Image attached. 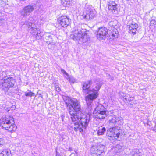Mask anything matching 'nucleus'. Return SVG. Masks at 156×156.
Segmentation results:
<instances>
[{"label":"nucleus","mask_w":156,"mask_h":156,"mask_svg":"<svg viewBox=\"0 0 156 156\" xmlns=\"http://www.w3.org/2000/svg\"><path fill=\"white\" fill-rule=\"evenodd\" d=\"M56 90L58 92H59L61 91V89L58 85L55 86Z\"/></svg>","instance_id":"36"},{"label":"nucleus","mask_w":156,"mask_h":156,"mask_svg":"<svg viewBox=\"0 0 156 156\" xmlns=\"http://www.w3.org/2000/svg\"><path fill=\"white\" fill-rule=\"evenodd\" d=\"M66 79H68L69 82L72 83H74L75 81V79L72 76L69 77H69Z\"/></svg>","instance_id":"30"},{"label":"nucleus","mask_w":156,"mask_h":156,"mask_svg":"<svg viewBox=\"0 0 156 156\" xmlns=\"http://www.w3.org/2000/svg\"><path fill=\"white\" fill-rule=\"evenodd\" d=\"M70 38L74 41H80L84 43L90 40V38L87 33L85 29H82L80 27L75 30L74 33L71 34Z\"/></svg>","instance_id":"3"},{"label":"nucleus","mask_w":156,"mask_h":156,"mask_svg":"<svg viewBox=\"0 0 156 156\" xmlns=\"http://www.w3.org/2000/svg\"><path fill=\"white\" fill-rule=\"evenodd\" d=\"M63 5L65 7H69L72 4V0H64Z\"/></svg>","instance_id":"28"},{"label":"nucleus","mask_w":156,"mask_h":156,"mask_svg":"<svg viewBox=\"0 0 156 156\" xmlns=\"http://www.w3.org/2000/svg\"><path fill=\"white\" fill-rule=\"evenodd\" d=\"M93 9H94L92 5L88 3H87L85 4L84 8V10L86 12V13L88 12L91 11L93 10Z\"/></svg>","instance_id":"24"},{"label":"nucleus","mask_w":156,"mask_h":156,"mask_svg":"<svg viewBox=\"0 0 156 156\" xmlns=\"http://www.w3.org/2000/svg\"><path fill=\"white\" fill-rule=\"evenodd\" d=\"M92 83V81L91 80H89L84 82L82 87L83 92H86L88 90H90L89 88L90 87Z\"/></svg>","instance_id":"17"},{"label":"nucleus","mask_w":156,"mask_h":156,"mask_svg":"<svg viewBox=\"0 0 156 156\" xmlns=\"http://www.w3.org/2000/svg\"><path fill=\"white\" fill-rule=\"evenodd\" d=\"M122 147L121 146L117 144L115 148H111L112 151H114V152L117 153H119L122 150Z\"/></svg>","instance_id":"25"},{"label":"nucleus","mask_w":156,"mask_h":156,"mask_svg":"<svg viewBox=\"0 0 156 156\" xmlns=\"http://www.w3.org/2000/svg\"><path fill=\"white\" fill-rule=\"evenodd\" d=\"M150 26L156 25V18L154 19L151 18V20L150 21Z\"/></svg>","instance_id":"32"},{"label":"nucleus","mask_w":156,"mask_h":156,"mask_svg":"<svg viewBox=\"0 0 156 156\" xmlns=\"http://www.w3.org/2000/svg\"><path fill=\"white\" fill-rule=\"evenodd\" d=\"M16 83L15 80L13 77L9 76L4 77L0 80V88L5 92H7L9 90L13 88Z\"/></svg>","instance_id":"4"},{"label":"nucleus","mask_w":156,"mask_h":156,"mask_svg":"<svg viewBox=\"0 0 156 156\" xmlns=\"http://www.w3.org/2000/svg\"><path fill=\"white\" fill-rule=\"evenodd\" d=\"M108 8L110 12L114 13L117 11V4L114 0H109L108 1Z\"/></svg>","instance_id":"15"},{"label":"nucleus","mask_w":156,"mask_h":156,"mask_svg":"<svg viewBox=\"0 0 156 156\" xmlns=\"http://www.w3.org/2000/svg\"><path fill=\"white\" fill-rule=\"evenodd\" d=\"M63 117H62V121H63Z\"/></svg>","instance_id":"42"},{"label":"nucleus","mask_w":156,"mask_h":156,"mask_svg":"<svg viewBox=\"0 0 156 156\" xmlns=\"http://www.w3.org/2000/svg\"><path fill=\"white\" fill-rule=\"evenodd\" d=\"M97 37L99 39L105 40L106 37V33L107 32V29L105 27H102L98 29L97 31Z\"/></svg>","instance_id":"14"},{"label":"nucleus","mask_w":156,"mask_h":156,"mask_svg":"<svg viewBox=\"0 0 156 156\" xmlns=\"http://www.w3.org/2000/svg\"><path fill=\"white\" fill-rule=\"evenodd\" d=\"M0 3L2 6L4 5L5 4V0H0Z\"/></svg>","instance_id":"35"},{"label":"nucleus","mask_w":156,"mask_h":156,"mask_svg":"<svg viewBox=\"0 0 156 156\" xmlns=\"http://www.w3.org/2000/svg\"><path fill=\"white\" fill-rule=\"evenodd\" d=\"M13 118L11 116L7 115L3 118L1 122V127L3 129H6L11 123H13Z\"/></svg>","instance_id":"11"},{"label":"nucleus","mask_w":156,"mask_h":156,"mask_svg":"<svg viewBox=\"0 0 156 156\" xmlns=\"http://www.w3.org/2000/svg\"><path fill=\"white\" fill-rule=\"evenodd\" d=\"M40 90H38V91L37 93V95H38L39 96V97H41L43 98V95H42L41 93H40L39 92L40 91Z\"/></svg>","instance_id":"38"},{"label":"nucleus","mask_w":156,"mask_h":156,"mask_svg":"<svg viewBox=\"0 0 156 156\" xmlns=\"http://www.w3.org/2000/svg\"><path fill=\"white\" fill-rule=\"evenodd\" d=\"M25 25L28 27V30L30 31V33L33 35L37 33L35 35V38L36 39L39 40L41 38V36L40 34V31L38 30L37 29L35 28V25L33 24L31 22L26 21L23 25Z\"/></svg>","instance_id":"7"},{"label":"nucleus","mask_w":156,"mask_h":156,"mask_svg":"<svg viewBox=\"0 0 156 156\" xmlns=\"http://www.w3.org/2000/svg\"><path fill=\"white\" fill-rule=\"evenodd\" d=\"M48 47L49 49H52L54 48V44L53 42H50L48 44Z\"/></svg>","instance_id":"33"},{"label":"nucleus","mask_w":156,"mask_h":156,"mask_svg":"<svg viewBox=\"0 0 156 156\" xmlns=\"http://www.w3.org/2000/svg\"><path fill=\"white\" fill-rule=\"evenodd\" d=\"M4 144L3 140L2 139H0V147H2Z\"/></svg>","instance_id":"37"},{"label":"nucleus","mask_w":156,"mask_h":156,"mask_svg":"<svg viewBox=\"0 0 156 156\" xmlns=\"http://www.w3.org/2000/svg\"><path fill=\"white\" fill-rule=\"evenodd\" d=\"M69 149L70 151H72V149L71 147H69Z\"/></svg>","instance_id":"40"},{"label":"nucleus","mask_w":156,"mask_h":156,"mask_svg":"<svg viewBox=\"0 0 156 156\" xmlns=\"http://www.w3.org/2000/svg\"><path fill=\"white\" fill-rule=\"evenodd\" d=\"M30 20H31L32 19V18H29V20H30Z\"/></svg>","instance_id":"41"},{"label":"nucleus","mask_w":156,"mask_h":156,"mask_svg":"<svg viewBox=\"0 0 156 156\" xmlns=\"http://www.w3.org/2000/svg\"><path fill=\"white\" fill-rule=\"evenodd\" d=\"M95 11L94 9L91 11L88 12L86 13V14H83V16L84 18L87 20H92L95 16Z\"/></svg>","instance_id":"16"},{"label":"nucleus","mask_w":156,"mask_h":156,"mask_svg":"<svg viewBox=\"0 0 156 156\" xmlns=\"http://www.w3.org/2000/svg\"><path fill=\"white\" fill-rule=\"evenodd\" d=\"M114 77L113 76H111L110 75H108V80H109L110 82H111L113 80Z\"/></svg>","instance_id":"34"},{"label":"nucleus","mask_w":156,"mask_h":156,"mask_svg":"<svg viewBox=\"0 0 156 156\" xmlns=\"http://www.w3.org/2000/svg\"><path fill=\"white\" fill-rule=\"evenodd\" d=\"M74 124L75 126H76V127H74L73 128V129L76 132L78 130H79L80 131L81 133L83 132L81 131V130H80V128H83V127L82 126H80V125L79 122H75L74 123Z\"/></svg>","instance_id":"26"},{"label":"nucleus","mask_w":156,"mask_h":156,"mask_svg":"<svg viewBox=\"0 0 156 156\" xmlns=\"http://www.w3.org/2000/svg\"><path fill=\"white\" fill-rule=\"evenodd\" d=\"M108 121L109 122V126L112 124V126H115L117 121L115 116H113L112 115L108 116Z\"/></svg>","instance_id":"19"},{"label":"nucleus","mask_w":156,"mask_h":156,"mask_svg":"<svg viewBox=\"0 0 156 156\" xmlns=\"http://www.w3.org/2000/svg\"><path fill=\"white\" fill-rule=\"evenodd\" d=\"M130 154L132 156H141L142 155V152L137 148L132 149L131 151Z\"/></svg>","instance_id":"22"},{"label":"nucleus","mask_w":156,"mask_h":156,"mask_svg":"<svg viewBox=\"0 0 156 156\" xmlns=\"http://www.w3.org/2000/svg\"><path fill=\"white\" fill-rule=\"evenodd\" d=\"M138 27V25L137 23L132 22L129 27V32L134 34H136Z\"/></svg>","instance_id":"18"},{"label":"nucleus","mask_w":156,"mask_h":156,"mask_svg":"<svg viewBox=\"0 0 156 156\" xmlns=\"http://www.w3.org/2000/svg\"><path fill=\"white\" fill-rule=\"evenodd\" d=\"M155 132H156V129H155Z\"/></svg>","instance_id":"43"},{"label":"nucleus","mask_w":156,"mask_h":156,"mask_svg":"<svg viewBox=\"0 0 156 156\" xmlns=\"http://www.w3.org/2000/svg\"><path fill=\"white\" fill-rule=\"evenodd\" d=\"M101 85L100 82L95 81L92 86V89L88 90L87 92V94H88L86 96L85 100L88 106V108L90 109V111L93 109L91 103L93 101L98 97L99 94L98 92Z\"/></svg>","instance_id":"2"},{"label":"nucleus","mask_w":156,"mask_h":156,"mask_svg":"<svg viewBox=\"0 0 156 156\" xmlns=\"http://www.w3.org/2000/svg\"><path fill=\"white\" fill-rule=\"evenodd\" d=\"M25 95L26 97H30L34 96H36V95H35V94L29 90H28L27 92H25Z\"/></svg>","instance_id":"27"},{"label":"nucleus","mask_w":156,"mask_h":156,"mask_svg":"<svg viewBox=\"0 0 156 156\" xmlns=\"http://www.w3.org/2000/svg\"><path fill=\"white\" fill-rule=\"evenodd\" d=\"M71 21L69 16L66 15H62L59 17L58 19V24L61 27L66 28L69 25Z\"/></svg>","instance_id":"8"},{"label":"nucleus","mask_w":156,"mask_h":156,"mask_svg":"<svg viewBox=\"0 0 156 156\" xmlns=\"http://www.w3.org/2000/svg\"><path fill=\"white\" fill-rule=\"evenodd\" d=\"M117 126H113L112 128H110L108 129V136H109L111 138H109L110 140L111 138L112 139H117L119 137L120 135V133L119 132L118 129H117Z\"/></svg>","instance_id":"10"},{"label":"nucleus","mask_w":156,"mask_h":156,"mask_svg":"<svg viewBox=\"0 0 156 156\" xmlns=\"http://www.w3.org/2000/svg\"><path fill=\"white\" fill-rule=\"evenodd\" d=\"M106 131V129L105 127H103L101 129H99L98 132V135H102L104 134L105 132Z\"/></svg>","instance_id":"29"},{"label":"nucleus","mask_w":156,"mask_h":156,"mask_svg":"<svg viewBox=\"0 0 156 156\" xmlns=\"http://www.w3.org/2000/svg\"><path fill=\"white\" fill-rule=\"evenodd\" d=\"M113 22L110 21L109 23V27H108V34L109 35V37L108 36V39L109 38V41H112L111 37L112 40H114L118 37V34L116 33L115 30H117V29H115L113 27Z\"/></svg>","instance_id":"9"},{"label":"nucleus","mask_w":156,"mask_h":156,"mask_svg":"<svg viewBox=\"0 0 156 156\" xmlns=\"http://www.w3.org/2000/svg\"><path fill=\"white\" fill-rule=\"evenodd\" d=\"M61 72L64 75L65 78H68L69 76V74L64 69H61Z\"/></svg>","instance_id":"31"},{"label":"nucleus","mask_w":156,"mask_h":156,"mask_svg":"<svg viewBox=\"0 0 156 156\" xmlns=\"http://www.w3.org/2000/svg\"><path fill=\"white\" fill-rule=\"evenodd\" d=\"M133 99V98L130 97L129 94L126 95L123 98V101L124 102H126L128 104H131L130 102Z\"/></svg>","instance_id":"23"},{"label":"nucleus","mask_w":156,"mask_h":156,"mask_svg":"<svg viewBox=\"0 0 156 156\" xmlns=\"http://www.w3.org/2000/svg\"><path fill=\"white\" fill-rule=\"evenodd\" d=\"M0 156H12L11 151L10 149L4 148L0 153Z\"/></svg>","instance_id":"20"},{"label":"nucleus","mask_w":156,"mask_h":156,"mask_svg":"<svg viewBox=\"0 0 156 156\" xmlns=\"http://www.w3.org/2000/svg\"><path fill=\"white\" fill-rule=\"evenodd\" d=\"M8 127L5 129L11 133L14 132L17 129V126L14 124V121H13V123H11Z\"/></svg>","instance_id":"21"},{"label":"nucleus","mask_w":156,"mask_h":156,"mask_svg":"<svg viewBox=\"0 0 156 156\" xmlns=\"http://www.w3.org/2000/svg\"><path fill=\"white\" fill-rule=\"evenodd\" d=\"M113 113V111H108V115H110L111 114H112Z\"/></svg>","instance_id":"39"},{"label":"nucleus","mask_w":156,"mask_h":156,"mask_svg":"<svg viewBox=\"0 0 156 156\" xmlns=\"http://www.w3.org/2000/svg\"><path fill=\"white\" fill-rule=\"evenodd\" d=\"M91 118L92 115L91 114H84L81 112L79 121L80 123V126L83 127V128H80V130L81 131H84L86 130V128Z\"/></svg>","instance_id":"6"},{"label":"nucleus","mask_w":156,"mask_h":156,"mask_svg":"<svg viewBox=\"0 0 156 156\" xmlns=\"http://www.w3.org/2000/svg\"><path fill=\"white\" fill-rule=\"evenodd\" d=\"M105 146L99 143L97 145L93 146L91 148V151L94 152V154H95L98 156L100 155L104 151Z\"/></svg>","instance_id":"13"},{"label":"nucleus","mask_w":156,"mask_h":156,"mask_svg":"<svg viewBox=\"0 0 156 156\" xmlns=\"http://www.w3.org/2000/svg\"><path fill=\"white\" fill-rule=\"evenodd\" d=\"M35 5H28L25 6L21 11V15L25 17L30 15V14L34 10Z\"/></svg>","instance_id":"12"},{"label":"nucleus","mask_w":156,"mask_h":156,"mask_svg":"<svg viewBox=\"0 0 156 156\" xmlns=\"http://www.w3.org/2000/svg\"><path fill=\"white\" fill-rule=\"evenodd\" d=\"M63 99L72 121L79 122L82 112L80 102L76 99H71L68 97L65 96Z\"/></svg>","instance_id":"1"},{"label":"nucleus","mask_w":156,"mask_h":156,"mask_svg":"<svg viewBox=\"0 0 156 156\" xmlns=\"http://www.w3.org/2000/svg\"><path fill=\"white\" fill-rule=\"evenodd\" d=\"M105 108L101 104L97 106L93 111V117L94 120L99 121L105 117L106 111Z\"/></svg>","instance_id":"5"}]
</instances>
